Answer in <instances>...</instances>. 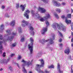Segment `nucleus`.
<instances>
[{
	"mask_svg": "<svg viewBox=\"0 0 73 73\" xmlns=\"http://www.w3.org/2000/svg\"><path fill=\"white\" fill-rule=\"evenodd\" d=\"M22 25L23 27H27L28 24L27 22L24 20H23L22 21Z\"/></svg>",
	"mask_w": 73,
	"mask_h": 73,
	"instance_id": "6e6552de",
	"label": "nucleus"
},
{
	"mask_svg": "<svg viewBox=\"0 0 73 73\" xmlns=\"http://www.w3.org/2000/svg\"><path fill=\"white\" fill-rule=\"evenodd\" d=\"M72 5H73V4H72L71 5V6H72Z\"/></svg>",
	"mask_w": 73,
	"mask_h": 73,
	"instance_id": "69168bd1",
	"label": "nucleus"
},
{
	"mask_svg": "<svg viewBox=\"0 0 73 73\" xmlns=\"http://www.w3.org/2000/svg\"><path fill=\"white\" fill-rule=\"evenodd\" d=\"M21 37L22 38H21V42H23V41H24V36H22Z\"/></svg>",
	"mask_w": 73,
	"mask_h": 73,
	"instance_id": "b1692460",
	"label": "nucleus"
},
{
	"mask_svg": "<svg viewBox=\"0 0 73 73\" xmlns=\"http://www.w3.org/2000/svg\"><path fill=\"white\" fill-rule=\"evenodd\" d=\"M15 64L16 65H17L18 67V68H20V66H19V64H18V63H14V64Z\"/></svg>",
	"mask_w": 73,
	"mask_h": 73,
	"instance_id": "58836bf2",
	"label": "nucleus"
},
{
	"mask_svg": "<svg viewBox=\"0 0 73 73\" xmlns=\"http://www.w3.org/2000/svg\"><path fill=\"white\" fill-rule=\"evenodd\" d=\"M57 68L59 73H62V71L60 70V64L58 63L57 64Z\"/></svg>",
	"mask_w": 73,
	"mask_h": 73,
	"instance_id": "4468645a",
	"label": "nucleus"
},
{
	"mask_svg": "<svg viewBox=\"0 0 73 73\" xmlns=\"http://www.w3.org/2000/svg\"><path fill=\"white\" fill-rule=\"evenodd\" d=\"M10 60V59H9V58L7 60L5 59L2 61V63L4 65H5L6 64H7V63L9 62Z\"/></svg>",
	"mask_w": 73,
	"mask_h": 73,
	"instance_id": "f8f14e48",
	"label": "nucleus"
},
{
	"mask_svg": "<svg viewBox=\"0 0 73 73\" xmlns=\"http://www.w3.org/2000/svg\"><path fill=\"white\" fill-rule=\"evenodd\" d=\"M62 41V39H59V42H61Z\"/></svg>",
	"mask_w": 73,
	"mask_h": 73,
	"instance_id": "603ef678",
	"label": "nucleus"
},
{
	"mask_svg": "<svg viewBox=\"0 0 73 73\" xmlns=\"http://www.w3.org/2000/svg\"><path fill=\"white\" fill-rule=\"evenodd\" d=\"M34 32L32 31V33H31V34H32V35H34Z\"/></svg>",
	"mask_w": 73,
	"mask_h": 73,
	"instance_id": "8fccbe9b",
	"label": "nucleus"
},
{
	"mask_svg": "<svg viewBox=\"0 0 73 73\" xmlns=\"http://www.w3.org/2000/svg\"><path fill=\"white\" fill-rule=\"evenodd\" d=\"M18 31L19 32L21 33V27H18Z\"/></svg>",
	"mask_w": 73,
	"mask_h": 73,
	"instance_id": "bb28decb",
	"label": "nucleus"
},
{
	"mask_svg": "<svg viewBox=\"0 0 73 73\" xmlns=\"http://www.w3.org/2000/svg\"><path fill=\"white\" fill-rule=\"evenodd\" d=\"M59 33L60 36H62V34H61V33L60 32H59Z\"/></svg>",
	"mask_w": 73,
	"mask_h": 73,
	"instance_id": "a18cd8bd",
	"label": "nucleus"
},
{
	"mask_svg": "<svg viewBox=\"0 0 73 73\" xmlns=\"http://www.w3.org/2000/svg\"><path fill=\"white\" fill-rule=\"evenodd\" d=\"M9 69H10V70H12V67L11 66H10L9 68Z\"/></svg>",
	"mask_w": 73,
	"mask_h": 73,
	"instance_id": "c03bdc74",
	"label": "nucleus"
},
{
	"mask_svg": "<svg viewBox=\"0 0 73 73\" xmlns=\"http://www.w3.org/2000/svg\"><path fill=\"white\" fill-rule=\"evenodd\" d=\"M66 4V3H62V5L63 6H64V5H65Z\"/></svg>",
	"mask_w": 73,
	"mask_h": 73,
	"instance_id": "a19ab883",
	"label": "nucleus"
},
{
	"mask_svg": "<svg viewBox=\"0 0 73 73\" xmlns=\"http://www.w3.org/2000/svg\"><path fill=\"white\" fill-rule=\"evenodd\" d=\"M16 8L17 9H18V8H19V4H16Z\"/></svg>",
	"mask_w": 73,
	"mask_h": 73,
	"instance_id": "2f4dec72",
	"label": "nucleus"
},
{
	"mask_svg": "<svg viewBox=\"0 0 73 73\" xmlns=\"http://www.w3.org/2000/svg\"><path fill=\"white\" fill-rule=\"evenodd\" d=\"M15 56V54H11L10 56H11V57H13V56Z\"/></svg>",
	"mask_w": 73,
	"mask_h": 73,
	"instance_id": "f704fd0d",
	"label": "nucleus"
},
{
	"mask_svg": "<svg viewBox=\"0 0 73 73\" xmlns=\"http://www.w3.org/2000/svg\"><path fill=\"white\" fill-rule=\"evenodd\" d=\"M33 61V60H32L31 62L29 61L28 62L25 61L24 60V59H22L21 62H23L24 64L22 65V66L23 67V71L24 73H27V70L25 69V68L24 66L25 65H27V66H29V65H31V62Z\"/></svg>",
	"mask_w": 73,
	"mask_h": 73,
	"instance_id": "20e7f679",
	"label": "nucleus"
},
{
	"mask_svg": "<svg viewBox=\"0 0 73 73\" xmlns=\"http://www.w3.org/2000/svg\"><path fill=\"white\" fill-rule=\"evenodd\" d=\"M7 35H5V36H6L7 38L6 39L8 41H11L13 40L14 37V36H15L16 35V33H14V32H13L11 34V31L10 30H7Z\"/></svg>",
	"mask_w": 73,
	"mask_h": 73,
	"instance_id": "f257e3e1",
	"label": "nucleus"
},
{
	"mask_svg": "<svg viewBox=\"0 0 73 73\" xmlns=\"http://www.w3.org/2000/svg\"><path fill=\"white\" fill-rule=\"evenodd\" d=\"M10 24L11 26H14L15 25V21L14 20L10 23Z\"/></svg>",
	"mask_w": 73,
	"mask_h": 73,
	"instance_id": "aec40b11",
	"label": "nucleus"
},
{
	"mask_svg": "<svg viewBox=\"0 0 73 73\" xmlns=\"http://www.w3.org/2000/svg\"><path fill=\"white\" fill-rule=\"evenodd\" d=\"M47 28H48V26H46V28H43V30L41 31L42 35L45 34V33L47 31Z\"/></svg>",
	"mask_w": 73,
	"mask_h": 73,
	"instance_id": "9b49d317",
	"label": "nucleus"
},
{
	"mask_svg": "<svg viewBox=\"0 0 73 73\" xmlns=\"http://www.w3.org/2000/svg\"><path fill=\"white\" fill-rule=\"evenodd\" d=\"M35 16H36V17L37 19H40L41 17L38 14H35Z\"/></svg>",
	"mask_w": 73,
	"mask_h": 73,
	"instance_id": "4be33fe9",
	"label": "nucleus"
},
{
	"mask_svg": "<svg viewBox=\"0 0 73 73\" xmlns=\"http://www.w3.org/2000/svg\"><path fill=\"white\" fill-rule=\"evenodd\" d=\"M21 58V56L20 55L19 56L18 58V60H20Z\"/></svg>",
	"mask_w": 73,
	"mask_h": 73,
	"instance_id": "4c0bfd02",
	"label": "nucleus"
},
{
	"mask_svg": "<svg viewBox=\"0 0 73 73\" xmlns=\"http://www.w3.org/2000/svg\"><path fill=\"white\" fill-rule=\"evenodd\" d=\"M70 48L69 47H67L64 50V52L65 53H66V54H69L70 53Z\"/></svg>",
	"mask_w": 73,
	"mask_h": 73,
	"instance_id": "ddd939ff",
	"label": "nucleus"
},
{
	"mask_svg": "<svg viewBox=\"0 0 73 73\" xmlns=\"http://www.w3.org/2000/svg\"><path fill=\"white\" fill-rule=\"evenodd\" d=\"M51 51H52V49H51Z\"/></svg>",
	"mask_w": 73,
	"mask_h": 73,
	"instance_id": "338daca9",
	"label": "nucleus"
},
{
	"mask_svg": "<svg viewBox=\"0 0 73 73\" xmlns=\"http://www.w3.org/2000/svg\"><path fill=\"white\" fill-rule=\"evenodd\" d=\"M65 23L67 24H70L72 23L71 20H68V19L66 18L65 19Z\"/></svg>",
	"mask_w": 73,
	"mask_h": 73,
	"instance_id": "dca6fc26",
	"label": "nucleus"
},
{
	"mask_svg": "<svg viewBox=\"0 0 73 73\" xmlns=\"http://www.w3.org/2000/svg\"><path fill=\"white\" fill-rule=\"evenodd\" d=\"M17 43H13L12 44V46L13 47H15V46H16Z\"/></svg>",
	"mask_w": 73,
	"mask_h": 73,
	"instance_id": "c756f323",
	"label": "nucleus"
},
{
	"mask_svg": "<svg viewBox=\"0 0 73 73\" xmlns=\"http://www.w3.org/2000/svg\"><path fill=\"white\" fill-rule=\"evenodd\" d=\"M25 7H26V4L24 5L23 6L22 5H21V7L22 8V11H24L25 10Z\"/></svg>",
	"mask_w": 73,
	"mask_h": 73,
	"instance_id": "6ab92c4d",
	"label": "nucleus"
},
{
	"mask_svg": "<svg viewBox=\"0 0 73 73\" xmlns=\"http://www.w3.org/2000/svg\"><path fill=\"white\" fill-rule=\"evenodd\" d=\"M42 1L44 3L46 4V3H48V2H49V0H43Z\"/></svg>",
	"mask_w": 73,
	"mask_h": 73,
	"instance_id": "393cba45",
	"label": "nucleus"
},
{
	"mask_svg": "<svg viewBox=\"0 0 73 73\" xmlns=\"http://www.w3.org/2000/svg\"><path fill=\"white\" fill-rule=\"evenodd\" d=\"M71 73H73V70L72 69L71 70Z\"/></svg>",
	"mask_w": 73,
	"mask_h": 73,
	"instance_id": "6e6d98bb",
	"label": "nucleus"
},
{
	"mask_svg": "<svg viewBox=\"0 0 73 73\" xmlns=\"http://www.w3.org/2000/svg\"><path fill=\"white\" fill-rule=\"evenodd\" d=\"M3 41H0V54H2L3 52L2 51V50H3V47L2 46V44H3Z\"/></svg>",
	"mask_w": 73,
	"mask_h": 73,
	"instance_id": "9d476101",
	"label": "nucleus"
},
{
	"mask_svg": "<svg viewBox=\"0 0 73 73\" xmlns=\"http://www.w3.org/2000/svg\"><path fill=\"white\" fill-rule=\"evenodd\" d=\"M30 41H31V43L28 45V47L29 50H30V54H32L33 53V39L32 38H31Z\"/></svg>",
	"mask_w": 73,
	"mask_h": 73,
	"instance_id": "39448f33",
	"label": "nucleus"
},
{
	"mask_svg": "<svg viewBox=\"0 0 73 73\" xmlns=\"http://www.w3.org/2000/svg\"><path fill=\"white\" fill-rule=\"evenodd\" d=\"M52 2L53 5L54 6H56L57 5V3H58L57 1L54 0Z\"/></svg>",
	"mask_w": 73,
	"mask_h": 73,
	"instance_id": "412c9836",
	"label": "nucleus"
},
{
	"mask_svg": "<svg viewBox=\"0 0 73 73\" xmlns=\"http://www.w3.org/2000/svg\"><path fill=\"white\" fill-rule=\"evenodd\" d=\"M71 57H72V56H70V59H71Z\"/></svg>",
	"mask_w": 73,
	"mask_h": 73,
	"instance_id": "052dcab7",
	"label": "nucleus"
},
{
	"mask_svg": "<svg viewBox=\"0 0 73 73\" xmlns=\"http://www.w3.org/2000/svg\"><path fill=\"white\" fill-rule=\"evenodd\" d=\"M48 40H45L44 39H43L41 40H39V41L41 42V44H44V43H45V42L48 41Z\"/></svg>",
	"mask_w": 73,
	"mask_h": 73,
	"instance_id": "f3484780",
	"label": "nucleus"
},
{
	"mask_svg": "<svg viewBox=\"0 0 73 73\" xmlns=\"http://www.w3.org/2000/svg\"><path fill=\"white\" fill-rule=\"evenodd\" d=\"M5 17H7V18H9L10 17V16L7 13H6L5 14Z\"/></svg>",
	"mask_w": 73,
	"mask_h": 73,
	"instance_id": "5701e85b",
	"label": "nucleus"
},
{
	"mask_svg": "<svg viewBox=\"0 0 73 73\" xmlns=\"http://www.w3.org/2000/svg\"><path fill=\"white\" fill-rule=\"evenodd\" d=\"M59 1H62V0H58Z\"/></svg>",
	"mask_w": 73,
	"mask_h": 73,
	"instance_id": "e2e57ef3",
	"label": "nucleus"
},
{
	"mask_svg": "<svg viewBox=\"0 0 73 73\" xmlns=\"http://www.w3.org/2000/svg\"><path fill=\"white\" fill-rule=\"evenodd\" d=\"M4 26L3 25H1L0 27V31L1 32H2L3 31V29H4Z\"/></svg>",
	"mask_w": 73,
	"mask_h": 73,
	"instance_id": "a211bd4d",
	"label": "nucleus"
},
{
	"mask_svg": "<svg viewBox=\"0 0 73 73\" xmlns=\"http://www.w3.org/2000/svg\"><path fill=\"white\" fill-rule=\"evenodd\" d=\"M56 26L58 29H62V30L64 32H65L66 31V27L62 25H60L58 24L57 23L55 24H54L52 26V27L54 28V30H57V27H56Z\"/></svg>",
	"mask_w": 73,
	"mask_h": 73,
	"instance_id": "7ed1b4c3",
	"label": "nucleus"
},
{
	"mask_svg": "<svg viewBox=\"0 0 73 73\" xmlns=\"http://www.w3.org/2000/svg\"><path fill=\"white\" fill-rule=\"evenodd\" d=\"M38 10L39 11H40L41 13H45V12H46V10L43 8L39 7L38 9Z\"/></svg>",
	"mask_w": 73,
	"mask_h": 73,
	"instance_id": "1a4fd4ad",
	"label": "nucleus"
},
{
	"mask_svg": "<svg viewBox=\"0 0 73 73\" xmlns=\"http://www.w3.org/2000/svg\"><path fill=\"white\" fill-rule=\"evenodd\" d=\"M73 9H71V13H73Z\"/></svg>",
	"mask_w": 73,
	"mask_h": 73,
	"instance_id": "5fc2aeb1",
	"label": "nucleus"
},
{
	"mask_svg": "<svg viewBox=\"0 0 73 73\" xmlns=\"http://www.w3.org/2000/svg\"><path fill=\"white\" fill-rule=\"evenodd\" d=\"M46 16L44 17V18H42L41 17L39 18V20L40 21H44L45 20H47L48 19H49L50 17V15L49 14H47L46 15Z\"/></svg>",
	"mask_w": 73,
	"mask_h": 73,
	"instance_id": "423d86ee",
	"label": "nucleus"
},
{
	"mask_svg": "<svg viewBox=\"0 0 73 73\" xmlns=\"http://www.w3.org/2000/svg\"><path fill=\"white\" fill-rule=\"evenodd\" d=\"M48 68H54V66L53 65H51L50 66H49Z\"/></svg>",
	"mask_w": 73,
	"mask_h": 73,
	"instance_id": "c85d7f7f",
	"label": "nucleus"
},
{
	"mask_svg": "<svg viewBox=\"0 0 73 73\" xmlns=\"http://www.w3.org/2000/svg\"><path fill=\"white\" fill-rule=\"evenodd\" d=\"M71 42H73V38H72L71 39Z\"/></svg>",
	"mask_w": 73,
	"mask_h": 73,
	"instance_id": "864d4df0",
	"label": "nucleus"
},
{
	"mask_svg": "<svg viewBox=\"0 0 73 73\" xmlns=\"http://www.w3.org/2000/svg\"><path fill=\"white\" fill-rule=\"evenodd\" d=\"M38 54H42V52H39L38 53Z\"/></svg>",
	"mask_w": 73,
	"mask_h": 73,
	"instance_id": "09e8293b",
	"label": "nucleus"
},
{
	"mask_svg": "<svg viewBox=\"0 0 73 73\" xmlns=\"http://www.w3.org/2000/svg\"><path fill=\"white\" fill-rule=\"evenodd\" d=\"M30 13V11L28 9L25 10V12L24 14V17H25L27 19H29V15L28 14Z\"/></svg>",
	"mask_w": 73,
	"mask_h": 73,
	"instance_id": "0eeeda50",
	"label": "nucleus"
},
{
	"mask_svg": "<svg viewBox=\"0 0 73 73\" xmlns=\"http://www.w3.org/2000/svg\"><path fill=\"white\" fill-rule=\"evenodd\" d=\"M31 13H32V14H33V16H34V15H35V13H34V12H33V11H32L31 12Z\"/></svg>",
	"mask_w": 73,
	"mask_h": 73,
	"instance_id": "37998d69",
	"label": "nucleus"
},
{
	"mask_svg": "<svg viewBox=\"0 0 73 73\" xmlns=\"http://www.w3.org/2000/svg\"><path fill=\"white\" fill-rule=\"evenodd\" d=\"M72 1H73V0H72Z\"/></svg>",
	"mask_w": 73,
	"mask_h": 73,
	"instance_id": "774afa93",
	"label": "nucleus"
},
{
	"mask_svg": "<svg viewBox=\"0 0 73 73\" xmlns=\"http://www.w3.org/2000/svg\"><path fill=\"white\" fill-rule=\"evenodd\" d=\"M61 5L59 3H57V5H56V7H60Z\"/></svg>",
	"mask_w": 73,
	"mask_h": 73,
	"instance_id": "7c9ffc66",
	"label": "nucleus"
},
{
	"mask_svg": "<svg viewBox=\"0 0 73 73\" xmlns=\"http://www.w3.org/2000/svg\"><path fill=\"white\" fill-rule=\"evenodd\" d=\"M2 39H3V35H0V40H2Z\"/></svg>",
	"mask_w": 73,
	"mask_h": 73,
	"instance_id": "e433bc0d",
	"label": "nucleus"
},
{
	"mask_svg": "<svg viewBox=\"0 0 73 73\" xmlns=\"http://www.w3.org/2000/svg\"><path fill=\"white\" fill-rule=\"evenodd\" d=\"M60 46L61 47V46H62V44H60Z\"/></svg>",
	"mask_w": 73,
	"mask_h": 73,
	"instance_id": "3c124183",
	"label": "nucleus"
},
{
	"mask_svg": "<svg viewBox=\"0 0 73 73\" xmlns=\"http://www.w3.org/2000/svg\"><path fill=\"white\" fill-rule=\"evenodd\" d=\"M52 38H51L49 39L50 41V43L51 44H53L54 43L53 42V40H54V35L53 36H52Z\"/></svg>",
	"mask_w": 73,
	"mask_h": 73,
	"instance_id": "2eb2a0df",
	"label": "nucleus"
},
{
	"mask_svg": "<svg viewBox=\"0 0 73 73\" xmlns=\"http://www.w3.org/2000/svg\"><path fill=\"white\" fill-rule=\"evenodd\" d=\"M5 8V6H2V9H4Z\"/></svg>",
	"mask_w": 73,
	"mask_h": 73,
	"instance_id": "de8ad7c7",
	"label": "nucleus"
},
{
	"mask_svg": "<svg viewBox=\"0 0 73 73\" xmlns=\"http://www.w3.org/2000/svg\"><path fill=\"white\" fill-rule=\"evenodd\" d=\"M67 17L68 18H71L72 17V15L71 14H67Z\"/></svg>",
	"mask_w": 73,
	"mask_h": 73,
	"instance_id": "a878e982",
	"label": "nucleus"
},
{
	"mask_svg": "<svg viewBox=\"0 0 73 73\" xmlns=\"http://www.w3.org/2000/svg\"><path fill=\"white\" fill-rule=\"evenodd\" d=\"M71 46L73 47V43L71 44Z\"/></svg>",
	"mask_w": 73,
	"mask_h": 73,
	"instance_id": "13d9d810",
	"label": "nucleus"
},
{
	"mask_svg": "<svg viewBox=\"0 0 73 73\" xmlns=\"http://www.w3.org/2000/svg\"><path fill=\"white\" fill-rule=\"evenodd\" d=\"M56 12H59V13H60V12H61V11L60 10V9H56Z\"/></svg>",
	"mask_w": 73,
	"mask_h": 73,
	"instance_id": "cd10ccee",
	"label": "nucleus"
},
{
	"mask_svg": "<svg viewBox=\"0 0 73 73\" xmlns=\"http://www.w3.org/2000/svg\"><path fill=\"white\" fill-rule=\"evenodd\" d=\"M45 73H49V72L47 70H46L45 71Z\"/></svg>",
	"mask_w": 73,
	"mask_h": 73,
	"instance_id": "49530a36",
	"label": "nucleus"
},
{
	"mask_svg": "<svg viewBox=\"0 0 73 73\" xmlns=\"http://www.w3.org/2000/svg\"><path fill=\"white\" fill-rule=\"evenodd\" d=\"M61 17L62 19H65V16L64 15H62Z\"/></svg>",
	"mask_w": 73,
	"mask_h": 73,
	"instance_id": "79ce46f5",
	"label": "nucleus"
},
{
	"mask_svg": "<svg viewBox=\"0 0 73 73\" xmlns=\"http://www.w3.org/2000/svg\"><path fill=\"white\" fill-rule=\"evenodd\" d=\"M29 73H32V72L30 71L29 72Z\"/></svg>",
	"mask_w": 73,
	"mask_h": 73,
	"instance_id": "bf43d9fd",
	"label": "nucleus"
},
{
	"mask_svg": "<svg viewBox=\"0 0 73 73\" xmlns=\"http://www.w3.org/2000/svg\"><path fill=\"white\" fill-rule=\"evenodd\" d=\"M2 56L3 57H5V52L3 53Z\"/></svg>",
	"mask_w": 73,
	"mask_h": 73,
	"instance_id": "ea45409f",
	"label": "nucleus"
},
{
	"mask_svg": "<svg viewBox=\"0 0 73 73\" xmlns=\"http://www.w3.org/2000/svg\"><path fill=\"white\" fill-rule=\"evenodd\" d=\"M39 61L40 62L41 65H40L38 64L36 65L35 68V70H37V72H38V73H44V72L42 71H41L40 68L44 67V60L42 59L39 60Z\"/></svg>",
	"mask_w": 73,
	"mask_h": 73,
	"instance_id": "f03ea898",
	"label": "nucleus"
},
{
	"mask_svg": "<svg viewBox=\"0 0 73 73\" xmlns=\"http://www.w3.org/2000/svg\"><path fill=\"white\" fill-rule=\"evenodd\" d=\"M29 28L30 29L31 31H33V28L31 26L29 27Z\"/></svg>",
	"mask_w": 73,
	"mask_h": 73,
	"instance_id": "72a5a7b5",
	"label": "nucleus"
},
{
	"mask_svg": "<svg viewBox=\"0 0 73 73\" xmlns=\"http://www.w3.org/2000/svg\"><path fill=\"white\" fill-rule=\"evenodd\" d=\"M68 38H70V36L68 37Z\"/></svg>",
	"mask_w": 73,
	"mask_h": 73,
	"instance_id": "0e129e2a",
	"label": "nucleus"
},
{
	"mask_svg": "<svg viewBox=\"0 0 73 73\" xmlns=\"http://www.w3.org/2000/svg\"><path fill=\"white\" fill-rule=\"evenodd\" d=\"M54 15L55 16V17H56V18L57 19H58V15L57 14H55Z\"/></svg>",
	"mask_w": 73,
	"mask_h": 73,
	"instance_id": "c9c22d12",
	"label": "nucleus"
},
{
	"mask_svg": "<svg viewBox=\"0 0 73 73\" xmlns=\"http://www.w3.org/2000/svg\"><path fill=\"white\" fill-rule=\"evenodd\" d=\"M2 0H0V3H1V1Z\"/></svg>",
	"mask_w": 73,
	"mask_h": 73,
	"instance_id": "680f3d73",
	"label": "nucleus"
},
{
	"mask_svg": "<svg viewBox=\"0 0 73 73\" xmlns=\"http://www.w3.org/2000/svg\"><path fill=\"white\" fill-rule=\"evenodd\" d=\"M45 23H46V24L47 26H48V25H49V22H48V21H45Z\"/></svg>",
	"mask_w": 73,
	"mask_h": 73,
	"instance_id": "473e14b6",
	"label": "nucleus"
},
{
	"mask_svg": "<svg viewBox=\"0 0 73 73\" xmlns=\"http://www.w3.org/2000/svg\"><path fill=\"white\" fill-rule=\"evenodd\" d=\"M0 71H1V70H3V68H1L0 70Z\"/></svg>",
	"mask_w": 73,
	"mask_h": 73,
	"instance_id": "4d7b16f0",
	"label": "nucleus"
}]
</instances>
